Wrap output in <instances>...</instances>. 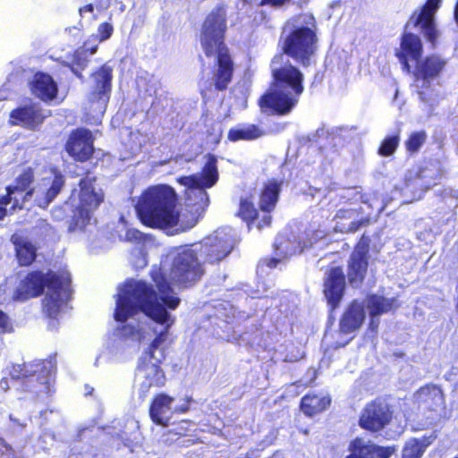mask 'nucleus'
<instances>
[{"label":"nucleus","instance_id":"obj_53","mask_svg":"<svg viewBox=\"0 0 458 458\" xmlns=\"http://www.w3.org/2000/svg\"><path fill=\"white\" fill-rule=\"evenodd\" d=\"M345 458H358L355 455H353L352 453L348 454Z\"/></svg>","mask_w":458,"mask_h":458},{"label":"nucleus","instance_id":"obj_52","mask_svg":"<svg viewBox=\"0 0 458 458\" xmlns=\"http://www.w3.org/2000/svg\"><path fill=\"white\" fill-rule=\"evenodd\" d=\"M454 16L456 23L458 24V0H456L454 10Z\"/></svg>","mask_w":458,"mask_h":458},{"label":"nucleus","instance_id":"obj_30","mask_svg":"<svg viewBox=\"0 0 458 458\" xmlns=\"http://www.w3.org/2000/svg\"><path fill=\"white\" fill-rule=\"evenodd\" d=\"M174 397L165 393H159L153 396L148 409L151 420L159 426L166 427L168 425V418L165 414L171 410Z\"/></svg>","mask_w":458,"mask_h":458},{"label":"nucleus","instance_id":"obj_50","mask_svg":"<svg viewBox=\"0 0 458 458\" xmlns=\"http://www.w3.org/2000/svg\"><path fill=\"white\" fill-rule=\"evenodd\" d=\"M84 389H85V395H86V396H90V395H92V394H93V393H94V388H93V386H90V385H89V384H86V385L84 386Z\"/></svg>","mask_w":458,"mask_h":458},{"label":"nucleus","instance_id":"obj_14","mask_svg":"<svg viewBox=\"0 0 458 458\" xmlns=\"http://www.w3.org/2000/svg\"><path fill=\"white\" fill-rule=\"evenodd\" d=\"M442 0H426L419 11H414L409 21L418 28L432 48L437 45L440 31L437 27L435 14L440 8Z\"/></svg>","mask_w":458,"mask_h":458},{"label":"nucleus","instance_id":"obj_37","mask_svg":"<svg viewBox=\"0 0 458 458\" xmlns=\"http://www.w3.org/2000/svg\"><path fill=\"white\" fill-rule=\"evenodd\" d=\"M265 131L256 124H249L241 128H232L228 131L227 139L236 142L240 140L250 141L262 137Z\"/></svg>","mask_w":458,"mask_h":458},{"label":"nucleus","instance_id":"obj_28","mask_svg":"<svg viewBox=\"0 0 458 458\" xmlns=\"http://www.w3.org/2000/svg\"><path fill=\"white\" fill-rule=\"evenodd\" d=\"M10 240L14 246L15 257L19 266H31L38 257L37 247L30 240L17 233H13Z\"/></svg>","mask_w":458,"mask_h":458},{"label":"nucleus","instance_id":"obj_42","mask_svg":"<svg viewBox=\"0 0 458 458\" xmlns=\"http://www.w3.org/2000/svg\"><path fill=\"white\" fill-rule=\"evenodd\" d=\"M13 331L12 319L4 310H0V335L10 334Z\"/></svg>","mask_w":458,"mask_h":458},{"label":"nucleus","instance_id":"obj_4","mask_svg":"<svg viewBox=\"0 0 458 458\" xmlns=\"http://www.w3.org/2000/svg\"><path fill=\"white\" fill-rule=\"evenodd\" d=\"M271 75L269 88L259 97L258 105L265 114L287 115L304 92V74L297 66L287 64L272 69Z\"/></svg>","mask_w":458,"mask_h":458},{"label":"nucleus","instance_id":"obj_35","mask_svg":"<svg viewBox=\"0 0 458 458\" xmlns=\"http://www.w3.org/2000/svg\"><path fill=\"white\" fill-rule=\"evenodd\" d=\"M397 306L394 298H386L376 293H371L367 296V308L371 318H376L394 310Z\"/></svg>","mask_w":458,"mask_h":458},{"label":"nucleus","instance_id":"obj_56","mask_svg":"<svg viewBox=\"0 0 458 458\" xmlns=\"http://www.w3.org/2000/svg\"><path fill=\"white\" fill-rule=\"evenodd\" d=\"M454 458H458V456H455V457H454Z\"/></svg>","mask_w":458,"mask_h":458},{"label":"nucleus","instance_id":"obj_51","mask_svg":"<svg viewBox=\"0 0 458 458\" xmlns=\"http://www.w3.org/2000/svg\"><path fill=\"white\" fill-rule=\"evenodd\" d=\"M377 327H378V321L375 320L374 318H371V320L369 322V327L371 328V330L377 331Z\"/></svg>","mask_w":458,"mask_h":458},{"label":"nucleus","instance_id":"obj_13","mask_svg":"<svg viewBox=\"0 0 458 458\" xmlns=\"http://www.w3.org/2000/svg\"><path fill=\"white\" fill-rule=\"evenodd\" d=\"M370 237L362 234L352 251L347 263L348 283L353 288L360 287L369 268Z\"/></svg>","mask_w":458,"mask_h":458},{"label":"nucleus","instance_id":"obj_41","mask_svg":"<svg viewBox=\"0 0 458 458\" xmlns=\"http://www.w3.org/2000/svg\"><path fill=\"white\" fill-rule=\"evenodd\" d=\"M114 33V27L108 21L102 22L98 25L97 30V38L100 42L105 41L111 38Z\"/></svg>","mask_w":458,"mask_h":458},{"label":"nucleus","instance_id":"obj_40","mask_svg":"<svg viewBox=\"0 0 458 458\" xmlns=\"http://www.w3.org/2000/svg\"><path fill=\"white\" fill-rule=\"evenodd\" d=\"M6 193L0 196V221H2L7 215L6 206L13 201V208L18 206V200L13 197L15 192L10 186L5 187Z\"/></svg>","mask_w":458,"mask_h":458},{"label":"nucleus","instance_id":"obj_46","mask_svg":"<svg viewBox=\"0 0 458 458\" xmlns=\"http://www.w3.org/2000/svg\"><path fill=\"white\" fill-rule=\"evenodd\" d=\"M292 0H260L259 6L270 5L273 7H281Z\"/></svg>","mask_w":458,"mask_h":458},{"label":"nucleus","instance_id":"obj_5","mask_svg":"<svg viewBox=\"0 0 458 458\" xmlns=\"http://www.w3.org/2000/svg\"><path fill=\"white\" fill-rule=\"evenodd\" d=\"M177 195L173 187L158 184L148 187L140 195L135 210L140 221L149 228H167L178 225Z\"/></svg>","mask_w":458,"mask_h":458},{"label":"nucleus","instance_id":"obj_31","mask_svg":"<svg viewBox=\"0 0 458 458\" xmlns=\"http://www.w3.org/2000/svg\"><path fill=\"white\" fill-rule=\"evenodd\" d=\"M35 170L29 166L24 168L15 178L14 184L9 185L15 193H22V203L30 201L35 194Z\"/></svg>","mask_w":458,"mask_h":458},{"label":"nucleus","instance_id":"obj_54","mask_svg":"<svg viewBox=\"0 0 458 458\" xmlns=\"http://www.w3.org/2000/svg\"><path fill=\"white\" fill-rule=\"evenodd\" d=\"M303 433H304V434H308V433H309V429H304V430H303Z\"/></svg>","mask_w":458,"mask_h":458},{"label":"nucleus","instance_id":"obj_9","mask_svg":"<svg viewBox=\"0 0 458 458\" xmlns=\"http://www.w3.org/2000/svg\"><path fill=\"white\" fill-rule=\"evenodd\" d=\"M54 358L23 362L13 368V377L22 380L23 390L36 396L50 395L51 375L55 371Z\"/></svg>","mask_w":458,"mask_h":458},{"label":"nucleus","instance_id":"obj_10","mask_svg":"<svg viewBox=\"0 0 458 458\" xmlns=\"http://www.w3.org/2000/svg\"><path fill=\"white\" fill-rule=\"evenodd\" d=\"M394 419V407L386 395H378L369 401L361 409L359 427L370 434H379L388 428Z\"/></svg>","mask_w":458,"mask_h":458},{"label":"nucleus","instance_id":"obj_7","mask_svg":"<svg viewBox=\"0 0 458 458\" xmlns=\"http://www.w3.org/2000/svg\"><path fill=\"white\" fill-rule=\"evenodd\" d=\"M318 38L314 29L295 26L280 39L282 53L301 67H310L315 63Z\"/></svg>","mask_w":458,"mask_h":458},{"label":"nucleus","instance_id":"obj_48","mask_svg":"<svg viewBox=\"0 0 458 458\" xmlns=\"http://www.w3.org/2000/svg\"><path fill=\"white\" fill-rule=\"evenodd\" d=\"M111 440L119 441V443L116 445V449H120L122 446L126 445V444L124 442L125 438L123 437V433H116V434L111 435Z\"/></svg>","mask_w":458,"mask_h":458},{"label":"nucleus","instance_id":"obj_32","mask_svg":"<svg viewBox=\"0 0 458 458\" xmlns=\"http://www.w3.org/2000/svg\"><path fill=\"white\" fill-rule=\"evenodd\" d=\"M420 403L425 404L428 411H437L445 403V398L441 388L436 385L428 384L421 386L417 391Z\"/></svg>","mask_w":458,"mask_h":458},{"label":"nucleus","instance_id":"obj_34","mask_svg":"<svg viewBox=\"0 0 458 458\" xmlns=\"http://www.w3.org/2000/svg\"><path fill=\"white\" fill-rule=\"evenodd\" d=\"M432 442V436L411 437L404 443L400 458H421Z\"/></svg>","mask_w":458,"mask_h":458},{"label":"nucleus","instance_id":"obj_38","mask_svg":"<svg viewBox=\"0 0 458 458\" xmlns=\"http://www.w3.org/2000/svg\"><path fill=\"white\" fill-rule=\"evenodd\" d=\"M427 132L423 130L412 131L404 141V148L410 155L417 154L427 141Z\"/></svg>","mask_w":458,"mask_h":458},{"label":"nucleus","instance_id":"obj_23","mask_svg":"<svg viewBox=\"0 0 458 458\" xmlns=\"http://www.w3.org/2000/svg\"><path fill=\"white\" fill-rule=\"evenodd\" d=\"M91 78L93 85L90 91V101L102 102L106 105L110 99L112 91V67L106 64H102L91 73Z\"/></svg>","mask_w":458,"mask_h":458},{"label":"nucleus","instance_id":"obj_49","mask_svg":"<svg viewBox=\"0 0 458 458\" xmlns=\"http://www.w3.org/2000/svg\"><path fill=\"white\" fill-rule=\"evenodd\" d=\"M280 261H281L280 259L273 258V257L265 259V264L269 268L276 267L280 263Z\"/></svg>","mask_w":458,"mask_h":458},{"label":"nucleus","instance_id":"obj_45","mask_svg":"<svg viewBox=\"0 0 458 458\" xmlns=\"http://www.w3.org/2000/svg\"><path fill=\"white\" fill-rule=\"evenodd\" d=\"M125 238L128 241H135L140 242L143 239V234L136 229H128L125 233Z\"/></svg>","mask_w":458,"mask_h":458},{"label":"nucleus","instance_id":"obj_8","mask_svg":"<svg viewBox=\"0 0 458 458\" xmlns=\"http://www.w3.org/2000/svg\"><path fill=\"white\" fill-rule=\"evenodd\" d=\"M71 284L69 274H59L52 270L44 273L40 269L28 272L13 291L12 300L24 302L41 296L45 289L56 292Z\"/></svg>","mask_w":458,"mask_h":458},{"label":"nucleus","instance_id":"obj_55","mask_svg":"<svg viewBox=\"0 0 458 458\" xmlns=\"http://www.w3.org/2000/svg\"><path fill=\"white\" fill-rule=\"evenodd\" d=\"M92 19H93V21H96L97 20V16L93 14Z\"/></svg>","mask_w":458,"mask_h":458},{"label":"nucleus","instance_id":"obj_36","mask_svg":"<svg viewBox=\"0 0 458 458\" xmlns=\"http://www.w3.org/2000/svg\"><path fill=\"white\" fill-rule=\"evenodd\" d=\"M98 49V46H94L89 49H75L71 55V61L63 63V65L69 68L74 75L79 79H83L82 72L88 66L89 59L87 52L90 55L95 54Z\"/></svg>","mask_w":458,"mask_h":458},{"label":"nucleus","instance_id":"obj_21","mask_svg":"<svg viewBox=\"0 0 458 458\" xmlns=\"http://www.w3.org/2000/svg\"><path fill=\"white\" fill-rule=\"evenodd\" d=\"M51 175L41 179L45 190L35 196V206L47 209L51 202L59 195L65 185V176L56 167L50 169Z\"/></svg>","mask_w":458,"mask_h":458},{"label":"nucleus","instance_id":"obj_2","mask_svg":"<svg viewBox=\"0 0 458 458\" xmlns=\"http://www.w3.org/2000/svg\"><path fill=\"white\" fill-rule=\"evenodd\" d=\"M226 237H208L197 244L176 247L168 269L169 283L180 290L198 284L206 274V264H218L233 250Z\"/></svg>","mask_w":458,"mask_h":458},{"label":"nucleus","instance_id":"obj_19","mask_svg":"<svg viewBox=\"0 0 458 458\" xmlns=\"http://www.w3.org/2000/svg\"><path fill=\"white\" fill-rule=\"evenodd\" d=\"M446 65L447 60L439 54L433 53L420 57L412 71L414 80L428 86L431 81L440 77Z\"/></svg>","mask_w":458,"mask_h":458},{"label":"nucleus","instance_id":"obj_25","mask_svg":"<svg viewBox=\"0 0 458 458\" xmlns=\"http://www.w3.org/2000/svg\"><path fill=\"white\" fill-rule=\"evenodd\" d=\"M365 320L363 302L358 299L350 301L339 320V332L348 335L360 329Z\"/></svg>","mask_w":458,"mask_h":458},{"label":"nucleus","instance_id":"obj_29","mask_svg":"<svg viewBox=\"0 0 458 458\" xmlns=\"http://www.w3.org/2000/svg\"><path fill=\"white\" fill-rule=\"evenodd\" d=\"M70 291V284L64 288H60L56 292L49 290L42 300V313L49 320H57L62 313L65 301L62 298V293Z\"/></svg>","mask_w":458,"mask_h":458},{"label":"nucleus","instance_id":"obj_18","mask_svg":"<svg viewBox=\"0 0 458 458\" xmlns=\"http://www.w3.org/2000/svg\"><path fill=\"white\" fill-rule=\"evenodd\" d=\"M346 289V276L341 266L329 267L324 276L323 293L331 311L339 308Z\"/></svg>","mask_w":458,"mask_h":458},{"label":"nucleus","instance_id":"obj_24","mask_svg":"<svg viewBox=\"0 0 458 458\" xmlns=\"http://www.w3.org/2000/svg\"><path fill=\"white\" fill-rule=\"evenodd\" d=\"M30 93L39 100L49 103L58 95V85L54 78L44 72H36L29 82Z\"/></svg>","mask_w":458,"mask_h":458},{"label":"nucleus","instance_id":"obj_12","mask_svg":"<svg viewBox=\"0 0 458 458\" xmlns=\"http://www.w3.org/2000/svg\"><path fill=\"white\" fill-rule=\"evenodd\" d=\"M162 360L152 354H142L136 367V375L142 381L140 386V397L144 401L152 387L161 388L166 383L165 373L161 368Z\"/></svg>","mask_w":458,"mask_h":458},{"label":"nucleus","instance_id":"obj_16","mask_svg":"<svg viewBox=\"0 0 458 458\" xmlns=\"http://www.w3.org/2000/svg\"><path fill=\"white\" fill-rule=\"evenodd\" d=\"M283 182L275 178L267 180L259 192V209L262 212L257 223L258 229L268 227L272 222L271 213L279 200Z\"/></svg>","mask_w":458,"mask_h":458},{"label":"nucleus","instance_id":"obj_27","mask_svg":"<svg viewBox=\"0 0 458 458\" xmlns=\"http://www.w3.org/2000/svg\"><path fill=\"white\" fill-rule=\"evenodd\" d=\"M332 404L330 394L309 392L300 401L299 409L308 418H313L329 409Z\"/></svg>","mask_w":458,"mask_h":458},{"label":"nucleus","instance_id":"obj_22","mask_svg":"<svg viewBox=\"0 0 458 458\" xmlns=\"http://www.w3.org/2000/svg\"><path fill=\"white\" fill-rule=\"evenodd\" d=\"M363 205L371 211L366 212L364 207H360L358 209L352 208H341L337 210L335 218L336 219H350L354 216L362 215L358 220H353L350 223L345 232L348 233H354L359 231L361 227H367L371 224L377 221L378 215L382 210V208L378 207L376 210H373V203H369L368 199L362 201Z\"/></svg>","mask_w":458,"mask_h":458},{"label":"nucleus","instance_id":"obj_11","mask_svg":"<svg viewBox=\"0 0 458 458\" xmlns=\"http://www.w3.org/2000/svg\"><path fill=\"white\" fill-rule=\"evenodd\" d=\"M217 180L216 158L215 156L209 155L199 174L182 176L178 179V182L190 189L192 192L196 191L195 194L199 199L198 204L199 208H205L209 204V198L206 189L214 186Z\"/></svg>","mask_w":458,"mask_h":458},{"label":"nucleus","instance_id":"obj_17","mask_svg":"<svg viewBox=\"0 0 458 458\" xmlns=\"http://www.w3.org/2000/svg\"><path fill=\"white\" fill-rule=\"evenodd\" d=\"M64 149L76 162L83 163L89 160L95 151L92 132L85 128L72 130L64 145Z\"/></svg>","mask_w":458,"mask_h":458},{"label":"nucleus","instance_id":"obj_43","mask_svg":"<svg viewBox=\"0 0 458 458\" xmlns=\"http://www.w3.org/2000/svg\"><path fill=\"white\" fill-rule=\"evenodd\" d=\"M118 335L122 339H128L134 336L137 334V329L132 325H122L117 327Z\"/></svg>","mask_w":458,"mask_h":458},{"label":"nucleus","instance_id":"obj_47","mask_svg":"<svg viewBox=\"0 0 458 458\" xmlns=\"http://www.w3.org/2000/svg\"><path fill=\"white\" fill-rule=\"evenodd\" d=\"M94 10H95V5L93 4H91V3L87 4L79 8V14H80L81 18L83 19L85 16V13H89L93 14Z\"/></svg>","mask_w":458,"mask_h":458},{"label":"nucleus","instance_id":"obj_3","mask_svg":"<svg viewBox=\"0 0 458 458\" xmlns=\"http://www.w3.org/2000/svg\"><path fill=\"white\" fill-rule=\"evenodd\" d=\"M226 13L224 5L216 6L205 18L200 30V44L207 57L215 56L211 80L218 92L227 90L233 82L234 62L225 44Z\"/></svg>","mask_w":458,"mask_h":458},{"label":"nucleus","instance_id":"obj_15","mask_svg":"<svg viewBox=\"0 0 458 458\" xmlns=\"http://www.w3.org/2000/svg\"><path fill=\"white\" fill-rule=\"evenodd\" d=\"M51 112L46 113L38 102H30L13 109L9 114V124L36 131L44 123Z\"/></svg>","mask_w":458,"mask_h":458},{"label":"nucleus","instance_id":"obj_33","mask_svg":"<svg viewBox=\"0 0 458 458\" xmlns=\"http://www.w3.org/2000/svg\"><path fill=\"white\" fill-rule=\"evenodd\" d=\"M259 210L254 204V193L249 192L245 196L241 197L239 200V208L236 216L247 224L249 227L255 225L260 219Z\"/></svg>","mask_w":458,"mask_h":458},{"label":"nucleus","instance_id":"obj_44","mask_svg":"<svg viewBox=\"0 0 458 458\" xmlns=\"http://www.w3.org/2000/svg\"><path fill=\"white\" fill-rule=\"evenodd\" d=\"M192 402H193V400L191 396H186L183 399V403L174 408V412H176V413L187 412L190 410L191 404Z\"/></svg>","mask_w":458,"mask_h":458},{"label":"nucleus","instance_id":"obj_26","mask_svg":"<svg viewBox=\"0 0 458 458\" xmlns=\"http://www.w3.org/2000/svg\"><path fill=\"white\" fill-rule=\"evenodd\" d=\"M351 450L358 458H390L396 452V446L365 443L362 438L356 437L351 443Z\"/></svg>","mask_w":458,"mask_h":458},{"label":"nucleus","instance_id":"obj_6","mask_svg":"<svg viewBox=\"0 0 458 458\" xmlns=\"http://www.w3.org/2000/svg\"><path fill=\"white\" fill-rule=\"evenodd\" d=\"M97 176L89 170H87L79 181V202L69 220V232L84 231L89 225L93 213L104 202V192L95 188Z\"/></svg>","mask_w":458,"mask_h":458},{"label":"nucleus","instance_id":"obj_39","mask_svg":"<svg viewBox=\"0 0 458 458\" xmlns=\"http://www.w3.org/2000/svg\"><path fill=\"white\" fill-rule=\"evenodd\" d=\"M400 143L399 133L387 135L385 137L377 148V154L380 157H387L392 156L397 149Z\"/></svg>","mask_w":458,"mask_h":458},{"label":"nucleus","instance_id":"obj_1","mask_svg":"<svg viewBox=\"0 0 458 458\" xmlns=\"http://www.w3.org/2000/svg\"><path fill=\"white\" fill-rule=\"evenodd\" d=\"M154 286L144 280L127 279L120 288L116 296L114 318L123 323L139 312L159 325H165L149 344L142 354H152L165 340L168 328L174 323L170 322L167 310H174L181 303V299L174 293V289L165 275L159 274L153 278Z\"/></svg>","mask_w":458,"mask_h":458},{"label":"nucleus","instance_id":"obj_20","mask_svg":"<svg viewBox=\"0 0 458 458\" xmlns=\"http://www.w3.org/2000/svg\"><path fill=\"white\" fill-rule=\"evenodd\" d=\"M423 43L415 33L404 31L400 37V47L395 51V56L402 64L403 70L411 72V62H417L423 55Z\"/></svg>","mask_w":458,"mask_h":458}]
</instances>
